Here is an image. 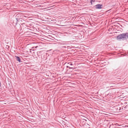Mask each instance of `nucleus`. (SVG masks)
<instances>
[{"label": "nucleus", "mask_w": 128, "mask_h": 128, "mask_svg": "<svg viewBox=\"0 0 128 128\" xmlns=\"http://www.w3.org/2000/svg\"><path fill=\"white\" fill-rule=\"evenodd\" d=\"M128 38V32H126L118 35L116 37L118 40H126Z\"/></svg>", "instance_id": "1"}, {"label": "nucleus", "mask_w": 128, "mask_h": 128, "mask_svg": "<svg viewBox=\"0 0 128 128\" xmlns=\"http://www.w3.org/2000/svg\"><path fill=\"white\" fill-rule=\"evenodd\" d=\"M37 54L39 57L41 58L42 60H44L46 58V56L45 55V54L42 51L38 52Z\"/></svg>", "instance_id": "2"}, {"label": "nucleus", "mask_w": 128, "mask_h": 128, "mask_svg": "<svg viewBox=\"0 0 128 128\" xmlns=\"http://www.w3.org/2000/svg\"><path fill=\"white\" fill-rule=\"evenodd\" d=\"M113 110L114 111L118 112L119 111H122L121 110V108L120 106H113L112 108Z\"/></svg>", "instance_id": "3"}, {"label": "nucleus", "mask_w": 128, "mask_h": 128, "mask_svg": "<svg viewBox=\"0 0 128 128\" xmlns=\"http://www.w3.org/2000/svg\"><path fill=\"white\" fill-rule=\"evenodd\" d=\"M68 66H66L67 68H69L70 69H72L73 70L74 68V67H72V66L73 65L72 62H70L68 63Z\"/></svg>", "instance_id": "4"}, {"label": "nucleus", "mask_w": 128, "mask_h": 128, "mask_svg": "<svg viewBox=\"0 0 128 128\" xmlns=\"http://www.w3.org/2000/svg\"><path fill=\"white\" fill-rule=\"evenodd\" d=\"M96 9H101L102 8L103 6L102 4H97L95 6Z\"/></svg>", "instance_id": "5"}, {"label": "nucleus", "mask_w": 128, "mask_h": 128, "mask_svg": "<svg viewBox=\"0 0 128 128\" xmlns=\"http://www.w3.org/2000/svg\"><path fill=\"white\" fill-rule=\"evenodd\" d=\"M15 57L16 58L17 60L19 62H21V60L19 57L15 56Z\"/></svg>", "instance_id": "6"}, {"label": "nucleus", "mask_w": 128, "mask_h": 128, "mask_svg": "<svg viewBox=\"0 0 128 128\" xmlns=\"http://www.w3.org/2000/svg\"><path fill=\"white\" fill-rule=\"evenodd\" d=\"M36 44V43H33V44H34V46L33 47H32L31 48H37L38 47V46H36V45L35 44Z\"/></svg>", "instance_id": "7"}, {"label": "nucleus", "mask_w": 128, "mask_h": 128, "mask_svg": "<svg viewBox=\"0 0 128 128\" xmlns=\"http://www.w3.org/2000/svg\"><path fill=\"white\" fill-rule=\"evenodd\" d=\"M15 19L16 20V22H19L20 20L21 21V18H15ZM16 23H17V22H16Z\"/></svg>", "instance_id": "8"}, {"label": "nucleus", "mask_w": 128, "mask_h": 128, "mask_svg": "<svg viewBox=\"0 0 128 128\" xmlns=\"http://www.w3.org/2000/svg\"><path fill=\"white\" fill-rule=\"evenodd\" d=\"M95 0H91L90 3H91V4H92V2H94Z\"/></svg>", "instance_id": "9"}, {"label": "nucleus", "mask_w": 128, "mask_h": 128, "mask_svg": "<svg viewBox=\"0 0 128 128\" xmlns=\"http://www.w3.org/2000/svg\"><path fill=\"white\" fill-rule=\"evenodd\" d=\"M1 82H0V87L1 86Z\"/></svg>", "instance_id": "10"}, {"label": "nucleus", "mask_w": 128, "mask_h": 128, "mask_svg": "<svg viewBox=\"0 0 128 128\" xmlns=\"http://www.w3.org/2000/svg\"><path fill=\"white\" fill-rule=\"evenodd\" d=\"M30 50H32V49H30Z\"/></svg>", "instance_id": "11"}, {"label": "nucleus", "mask_w": 128, "mask_h": 128, "mask_svg": "<svg viewBox=\"0 0 128 128\" xmlns=\"http://www.w3.org/2000/svg\"><path fill=\"white\" fill-rule=\"evenodd\" d=\"M121 110H124V109H123V108H122V109H121Z\"/></svg>", "instance_id": "12"}, {"label": "nucleus", "mask_w": 128, "mask_h": 128, "mask_svg": "<svg viewBox=\"0 0 128 128\" xmlns=\"http://www.w3.org/2000/svg\"><path fill=\"white\" fill-rule=\"evenodd\" d=\"M126 107V106H125V107H124V108H125Z\"/></svg>", "instance_id": "13"}, {"label": "nucleus", "mask_w": 128, "mask_h": 128, "mask_svg": "<svg viewBox=\"0 0 128 128\" xmlns=\"http://www.w3.org/2000/svg\"><path fill=\"white\" fill-rule=\"evenodd\" d=\"M114 125V124H112V125Z\"/></svg>", "instance_id": "14"}]
</instances>
